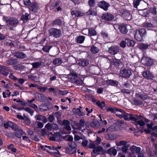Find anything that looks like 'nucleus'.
I'll use <instances>...</instances> for the list:
<instances>
[{
    "mask_svg": "<svg viewBox=\"0 0 157 157\" xmlns=\"http://www.w3.org/2000/svg\"><path fill=\"white\" fill-rule=\"evenodd\" d=\"M136 96L137 98L144 100L147 99V95H143V94H142L141 93L138 92V93H136Z\"/></svg>",
    "mask_w": 157,
    "mask_h": 157,
    "instance_id": "nucleus-30",
    "label": "nucleus"
},
{
    "mask_svg": "<svg viewBox=\"0 0 157 157\" xmlns=\"http://www.w3.org/2000/svg\"><path fill=\"white\" fill-rule=\"evenodd\" d=\"M106 83L108 85L113 86H118V82L113 80H108L106 81Z\"/></svg>",
    "mask_w": 157,
    "mask_h": 157,
    "instance_id": "nucleus-22",
    "label": "nucleus"
},
{
    "mask_svg": "<svg viewBox=\"0 0 157 157\" xmlns=\"http://www.w3.org/2000/svg\"><path fill=\"white\" fill-rule=\"evenodd\" d=\"M15 56L18 58H24L26 57V55L22 52H17L16 53Z\"/></svg>",
    "mask_w": 157,
    "mask_h": 157,
    "instance_id": "nucleus-31",
    "label": "nucleus"
},
{
    "mask_svg": "<svg viewBox=\"0 0 157 157\" xmlns=\"http://www.w3.org/2000/svg\"><path fill=\"white\" fill-rule=\"evenodd\" d=\"M25 5L29 6L31 3L30 0H23Z\"/></svg>",
    "mask_w": 157,
    "mask_h": 157,
    "instance_id": "nucleus-64",
    "label": "nucleus"
},
{
    "mask_svg": "<svg viewBox=\"0 0 157 157\" xmlns=\"http://www.w3.org/2000/svg\"><path fill=\"white\" fill-rule=\"evenodd\" d=\"M148 10L150 14L151 13L153 15H156L157 14L156 8L155 6L150 8Z\"/></svg>",
    "mask_w": 157,
    "mask_h": 157,
    "instance_id": "nucleus-32",
    "label": "nucleus"
},
{
    "mask_svg": "<svg viewBox=\"0 0 157 157\" xmlns=\"http://www.w3.org/2000/svg\"><path fill=\"white\" fill-rule=\"evenodd\" d=\"M35 118L36 120L39 121H41L44 123H45L47 122V119L45 116L40 115H38L35 117Z\"/></svg>",
    "mask_w": 157,
    "mask_h": 157,
    "instance_id": "nucleus-21",
    "label": "nucleus"
},
{
    "mask_svg": "<svg viewBox=\"0 0 157 157\" xmlns=\"http://www.w3.org/2000/svg\"><path fill=\"white\" fill-rule=\"evenodd\" d=\"M13 144H10L8 146V149L11 150L13 153H16L17 151V149L15 147H13Z\"/></svg>",
    "mask_w": 157,
    "mask_h": 157,
    "instance_id": "nucleus-35",
    "label": "nucleus"
},
{
    "mask_svg": "<svg viewBox=\"0 0 157 157\" xmlns=\"http://www.w3.org/2000/svg\"><path fill=\"white\" fill-rule=\"evenodd\" d=\"M119 51V47L117 46H112L108 49L109 53L111 55H115L117 54Z\"/></svg>",
    "mask_w": 157,
    "mask_h": 157,
    "instance_id": "nucleus-4",
    "label": "nucleus"
},
{
    "mask_svg": "<svg viewBox=\"0 0 157 157\" xmlns=\"http://www.w3.org/2000/svg\"><path fill=\"white\" fill-rule=\"evenodd\" d=\"M63 62L60 58H56L53 60V64L56 66L60 65Z\"/></svg>",
    "mask_w": 157,
    "mask_h": 157,
    "instance_id": "nucleus-28",
    "label": "nucleus"
},
{
    "mask_svg": "<svg viewBox=\"0 0 157 157\" xmlns=\"http://www.w3.org/2000/svg\"><path fill=\"white\" fill-rule=\"evenodd\" d=\"M89 32V35L90 36H94L96 35V32L95 31L92 29H89L88 30Z\"/></svg>",
    "mask_w": 157,
    "mask_h": 157,
    "instance_id": "nucleus-44",
    "label": "nucleus"
},
{
    "mask_svg": "<svg viewBox=\"0 0 157 157\" xmlns=\"http://www.w3.org/2000/svg\"><path fill=\"white\" fill-rule=\"evenodd\" d=\"M68 92L67 90H59V94L65 95Z\"/></svg>",
    "mask_w": 157,
    "mask_h": 157,
    "instance_id": "nucleus-63",
    "label": "nucleus"
},
{
    "mask_svg": "<svg viewBox=\"0 0 157 157\" xmlns=\"http://www.w3.org/2000/svg\"><path fill=\"white\" fill-rule=\"evenodd\" d=\"M61 3L60 1H57L55 3H53L50 6V9L53 10L56 7L58 6Z\"/></svg>",
    "mask_w": 157,
    "mask_h": 157,
    "instance_id": "nucleus-41",
    "label": "nucleus"
},
{
    "mask_svg": "<svg viewBox=\"0 0 157 157\" xmlns=\"http://www.w3.org/2000/svg\"><path fill=\"white\" fill-rule=\"evenodd\" d=\"M63 21L59 19L55 20L53 21L52 25L54 26H61L63 24Z\"/></svg>",
    "mask_w": 157,
    "mask_h": 157,
    "instance_id": "nucleus-20",
    "label": "nucleus"
},
{
    "mask_svg": "<svg viewBox=\"0 0 157 157\" xmlns=\"http://www.w3.org/2000/svg\"><path fill=\"white\" fill-rule=\"evenodd\" d=\"M90 51L92 53L96 54L98 53L99 49L97 47L93 46L91 47Z\"/></svg>",
    "mask_w": 157,
    "mask_h": 157,
    "instance_id": "nucleus-33",
    "label": "nucleus"
},
{
    "mask_svg": "<svg viewBox=\"0 0 157 157\" xmlns=\"http://www.w3.org/2000/svg\"><path fill=\"white\" fill-rule=\"evenodd\" d=\"M13 122L10 121H8L6 123L4 124L3 126L6 129H7L9 127L13 126Z\"/></svg>",
    "mask_w": 157,
    "mask_h": 157,
    "instance_id": "nucleus-39",
    "label": "nucleus"
},
{
    "mask_svg": "<svg viewBox=\"0 0 157 157\" xmlns=\"http://www.w3.org/2000/svg\"><path fill=\"white\" fill-rule=\"evenodd\" d=\"M144 26L146 28H152L153 27V25L150 23H146L144 25Z\"/></svg>",
    "mask_w": 157,
    "mask_h": 157,
    "instance_id": "nucleus-59",
    "label": "nucleus"
},
{
    "mask_svg": "<svg viewBox=\"0 0 157 157\" xmlns=\"http://www.w3.org/2000/svg\"><path fill=\"white\" fill-rule=\"evenodd\" d=\"M131 114L127 113L125 112V113H124L123 118L125 120L129 121V117Z\"/></svg>",
    "mask_w": 157,
    "mask_h": 157,
    "instance_id": "nucleus-48",
    "label": "nucleus"
},
{
    "mask_svg": "<svg viewBox=\"0 0 157 157\" xmlns=\"http://www.w3.org/2000/svg\"><path fill=\"white\" fill-rule=\"evenodd\" d=\"M130 120L136 123L137 121L136 115L131 114L129 117V121Z\"/></svg>",
    "mask_w": 157,
    "mask_h": 157,
    "instance_id": "nucleus-36",
    "label": "nucleus"
},
{
    "mask_svg": "<svg viewBox=\"0 0 157 157\" xmlns=\"http://www.w3.org/2000/svg\"><path fill=\"white\" fill-rule=\"evenodd\" d=\"M104 109H105V110H106V111L107 112H110L112 113H115V108L112 107H110L107 108L106 106V107H105Z\"/></svg>",
    "mask_w": 157,
    "mask_h": 157,
    "instance_id": "nucleus-49",
    "label": "nucleus"
},
{
    "mask_svg": "<svg viewBox=\"0 0 157 157\" xmlns=\"http://www.w3.org/2000/svg\"><path fill=\"white\" fill-rule=\"evenodd\" d=\"M75 113L79 116H83L85 115V113L81 111L80 112H78L77 110H76Z\"/></svg>",
    "mask_w": 157,
    "mask_h": 157,
    "instance_id": "nucleus-52",
    "label": "nucleus"
},
{
    "mask_svg": "<svg viewBox=\"0 0 157 157\" xmlns=\"http://www.w3.org/2000/svg\"><path fill=\"white\" fill-rule=\"evenodd\" d=\"M59 127L58 125L55 123H53L52 124V129L54 130H57L58 129Z\"/></svg>",
    "mask_w": 157,
    "mask_h": 157,
    "instance_id": "nucleus-60",
    "label": "nucleus"
},
{
    "mask_svg": "<svg viewBox=\"0 0 157 157\" xmlns=\"http://www.w3.org/2000/svg\"><path fill=\"white\" fill-rule=\"evenodd\" d=\"M119 28L120 32L123 34H126L128 32V31L131 28L130 26L127 25H121L119 26Z\"/></svg>",
    "mask_w": 157,
    "mask_h": 157,
    "instance_id": "nucleus-5",
    "label": "nucleus"
},
{
    "mask_svg": "<svg viewBox=\"0 0 157 157\" xmlns=\"http://www.w3.org/2000/svg\"><path fill=\"white\" fill-rule=\"evenodd\" d=\"M14 134L16 137L19 138H20L22 135H26L25 132H24L21 129H16L14 131Z\"/></svg>",
    "mask_w": 157,
    "mask_h": 157,
    "instance_id": "nucleus-14",
    "label": "nucleus"
},
{
    "mask_svg": "<svg viewBox=\"0 0 157 157\" xmlns=\"http://www.w3.org/2000/svg\"><path fill=\"white\" fill-rule=\"evenodd\" d=\"M127 45L128 46H133L135 44V42L133 40H127Z\"/></svg>",
    "mask_w": 157,
    "mask_h": 157,
    "instance_id": "nucleus-46",
    "label": "nucleus"
},
{
    "mask_svg": "<svg viewBox=\"0 0 157 157\" xmlns=\"http://www.w3.org/2000/svg\"><path fill=\"white\" fill-rule=\"evenodd\" d=\"M18 62L16 59H10L6 61V63L9 65L16 64Z\"/></svg>",
    "mask_w": 157,
    "mask_h": 157,
    "instance_id": "nucleus-29",
    "label": "nucleus"
},
{
    "mask_svg": "<svg viewBox=\"0 0 157 157\" xmlns=\"http://www.w3.org/2000/svg\"><path fill=\"white\" fill-rule=\"evenodd\" d=\"M71 14L73 17H75L82 16L83 13L80 11L75 10L71 11Z\"/></svg>",
    "mask_w": 157,
    "mask_h": 157,
    "instance_id": "nucleus-17",
    "label": "nucleus"
},
{
    "mask_svg": "<svg viewBox=\"0 0 157 157\" xmlns=\"http://www.w3.org/2000/svg\"><path fill=\"white\" fill-rule=\"evenodd\" d=\"M142 75L144 78L148 80L152 79L154 78V75L148 70L144 71L142 74Z\"/></svg>",
    "mask_w": 157,
    "mask_h": 157,
    "instance_id": "nucleus-11",
    "label": "nucleus"
},
{
    "mask_svg": "<svg viewBox=\"0 0 157 157\" xmlns=\"http://www.w3.org/2000/svg\"><path fill=\"white\" fill-rule=\"evenodd\" d=\"M70 122L68 120L64 119L62 121V125H64L65 126L70 124Z\"/></svg>",
    "mask_w": 157,
    "mask_h": 157,
    "instance_id": "nucleus-56",
    "label": "nucleus"
},
{
    "mask_svg": "<svg viewBox=\"0 0 157 157\" xmlns=\"http://www.w3.org/2000/svg\"><path fill=\"white\" fill-rule=\"evenodd\" d=\"M7 25L10 26H16L18 23V21L17 18H10L6 20Z\"/></svg>",
    "mask_w": 157,
    "mask_h": 157,
    "instance_id": "nucleus-6",
    "label": "nucleus"
},
{
    "mask_svg": "<svg viewBox=\"0 0 157 157\" xmlns=\"http://www.w3.org/2000/svg\"><path fill=\"white\" fill-rule=\"evenodd\" d=\"M136 123V124H138L141 126H144L145 124L143 120L137 121Z\"/></svg>",
    "mask_w": 157,
    "mask_h": 157,
    "instance_id": "nucleus-55",
    "label": "nucleus"
},
{
    "mask_svg": "<svg viewBox=\"0 0 157 157\" xmlns=\"http://www.w3.org/2000/svg\"><path fill=\"white\" fill-rule=\"evenodd\" d=\"M52 46L45 45L42 48V50L46 52H48L50 49L52 47Z\"/></svg>",
    "mask_w": 157,
    "mask_h": 157,
    "instance_id": "nucleus-43",
    "label": "nucleus"
},
{
    "mask_svg": "<svg viewBox=\"0 0 157 157\" xmlns=\"http://www.w3.org/2000/svg\"><path fill=\"white\" fill-rule=\"evenodd\" d=\"M103 148L102 147L98 146L97 147H95L92 150V152L93 153L96 154L97 153V155H99L100 154L98 152H100L101 151H103Z\"/></svg>",
    "mask_w": 157,
    "mask_h": 157,
    "instance_id": "nucleus-18",
    "label": "nucleus"
},
{
    "mask_svg": "<svg viewBox=\"0 0 157 157\" xmlns=\"http://www.w3.org/2000/svg\"><path fill=\"white\" fill-rule=\"evenodd\" d=\"M39 8L38 5L36 2H32L29 6V9L30 11L36 12Z\"/></svg>",
    "mask_w": 157,
    "mask_h": 157,
    "instance_id": "nucleus-10",
    "label": "nucleus"
},
{
    "mask_svg": "<svg viewBox=\"0 0 157 157\" xmlns=\"http://www.w3.org/2000/svg\"><path fill=\"white\" fill-rule=\"evenodd\" d=\"M146 34V31L144 29H141L136 30V33L134 35V38L135 39H140V37H142L144 36Z\"/></svg>",
    "mask_w": 157,
    "mask_h": 157,
    "instance_id": "nucleus-2",
    "label": "nucleus"
},
{
    "mask_svg": "<svg viewBox=\"0 0 157 157\" xmlns=\"http://www.w3.org/2000/svg\"><path fill=\"white\" fill-rule=\"evenodd\" d=\"M146 9V3L142 1L140 3V4L138 6L137 9L139 11H144Z\"/></svg>",
    "mask_w": 157,
    "mask_h": 157,
    "instance_id": "nucleus-19",
    "label": "nucleus"
},
{
    "mask_svg": "<svg viewBox=\"0 0 157 157\" xmlns=\"http://www.w3.org/2000/svg\"><path fill=\"white\" fill-rule=\"evenodd\" d=\"M45 128L48 130H52V124L48 123L45 126Z\"/></svg>",
    "mask_w": 157,
    "mask_h": 157,
    "instance_id": "nucleus-62",
    "label": "nucleus"
},
{
    "mask_svg": "<svg viewBox=\"0 0 157 157\" xmlns=\"http://www.w3.org/2000/svg\"><path fill=\"white\" fill-rule=\"evenodd\" d=\"M96 104L98 107L103 110H105L104 109L105 107H106L105 106V103L104 101H98L96 102Z\"/></svg>",
    "mask_w": 157,
    "mask_h": 157,
    "instance_id": "nucleus-24",
    "label": "nucleus"
},
{
    "mask_svg": "<svg viewBox=\"0 0 157 157\" xmlns=\"http://www.w3.org/2000/svg\"><path fill=\"white\" fill-rule=\"evenodd\" d=\"M132 149L135 151V153L136 154L140 153L141 148L140 147L133 145L132 147Z\"/></svg>",
    "mask_w": 157,
    "mask_h": 157,
    "instance_id": "nucleus-34",
    "label": "nucleus"
},
{
    "mask_svg": "<svg viewBox=\"0 0 157 157\" xmlns=\"http://www.w3.org/2000/svg\"><path fill=\"white\" fill-rule=\"evenodd\" d=\"M88 4L90 6L94 7L95 4V0H89Z\"/></svg>",
    "mask_w": 157,
    "mask_h": 157,
    "instance_id": "nucleus-51",
    "label": "nucleus"
},
{
    "mask_svg": "<svg viewBox=\"0 0 157 157\" xmlns=\"http://www.w3.org/2000/svg\"><path fill=\"white\" fill-rule=\"evenodd\" d=\"M78 64L80 66L85 67L89 64V61L87 59H80L78 60Z\"/></svg>",
    "mask_w": 157,
    "mask_h": 157,
    "instance_id": "nucleus-13",
    "label": "nucleus"
},
{
    "mask_svg": "<svg viewBox=\"0 0 157 157\" xmlns=\"http://www.w3.org/2000/svg\"><path fill=\"white\" fill-rule=\"evenodd\" d=\"M121 125L117 123H115L111 126L108 128V129L110 131H115L117 130L119 128V127Z\"/></svg>",
    "mask_w": 157,
    "mask_h": 157,
    "instance_id": "nucleus-15",
    "label": "nucleus"
},
{
    "mask_svg": "<svg viewBox=\"0 0 157 157\" xmlns=\"http://www.w3.org/2000/svg\"><path fill=\"white\" fill-rule=\"evenodd\" d=\"M106 153L110 155H113L114 156H115L117 154V151L116 149L111 147L106 151Z\"/></svg>",
    "mask_w": 157,
    "mask_h": 157,
    "instance_id": "nucleus-27",
    "label": "nucleus"
},
{
    "mask_svg": "<svg viewBox=\"0 0 157 157\" xmlns=\"http://www.w3.org/2000/svg\"><path fill=\"white\" fill-rule=\"evenodd\" d=\"M131 71L127 69H123L120 70V76L125 78H128L131 75Z\"/></svg>",
    "mask_w": 157,
    "mask_h": 157,
    "instance_id": "nucleus-3",
    "label": "nucleus"
},
{
    "mask_svg": "<svg viewBox=\"0 0 157 157\" xmlns=\"http://www.w3.org/2000/svg\"><path fill=\"white\" fill-rule=\"evenodd\" d=\"M133 101L135 104L136 105H142L143 103L141 101L138 99H135Z\"/></svg>",
    "mask_w": 157,
    "mask_h": 157,
    "instance_id": "nucleus-54",
    "label": "nucleus"
},
{
    "mask_svg": "<svg viewBox=\"0 0 157 157\" xmlns=\"http://www.w3.org/2000/svg\"><path fill=\"white\" fill-rule=\"evenodd\" d=\"M155 45V44L154 43L149 44L140 43L138 44V47L141 50H146L149 47L151 48H152L154 47Z\"/></svg>",
    "mask_w": 157,
    "mask_h": 157,
    "instance_id": "nucleus-8",
    "label": "nucleus"
},
{
    "mask_svg": "<svg viewBox=\"0 0 157 157\" xmlns=\"http://www.w3.org/2000/svg\"><path fill=\"white\" fill-rule=\"evenodd\" d=\"M71 80L73 82L78 85H82L83 83L82 80L78 78L74 77L71 78Z\"/></svg>",
    "mask_w": 157,
    "mask_h": 157,
    "instance_id": "nucleus-23",
    "label": "nucleus"
},
{
    "mask_svg": "<svg viewBox=\"0 0 157 157\" xmlns=\"http://www.w3.org/2000/svg\"><path fill=\"white\" fill-rule=\"evenodd\" d=\"M141 2L140 0H134L133 2L134 7L137 9Z\"/></svg>",
    "mask_w": 157,
    "mask_h": 157,
    "instance_id": "nucleus-38",
    "label": "nucleus"
},
{
    "mask_svg": "<svg viewBox=\"0 0 157 157\" xmlns=\"http://www.w3.org/2000/svg\"><path fill=\"white\" fill-rule=\"evenodd\" d=\"M145 64L147 66H151L153 64V60L151 58L146 57L144 58Z\"/></svg>",
    "mask_w": 157,
    "mask_h": 157,
    "instance_id": "nucleus-25",
    "label": "nucleus"
},
{
    "mask_svg": "<svg viewBox=\"0 0 157 157\" xmlns=\"http://www.w3.org/2000/svg\"><path fill=\"white\" fill-rule=\"evenodd\" d=\"M0 74L3 75L5 76H7L9 74V73L4 70L0 69Z\"/></svg>",
    "mask_w": 157,
    "mask_h": 157,
    "instance_id": "nucleus-53",
    "label": "nucleus"
},
{
    "mask_svg": "<svg viewBox=\"0 0 157 157\" xmlns=\"http://www.w3.org/2000/svg\"><path fill=\"white\" fill-rule=\"evenodd\" d=\"M35 98L38 101L44 102L47 99V98L43 94L37 93L35 94Z\"/></svg>",
    "mask_w": 157,
    "mask_h": 157,
    "instance_id": "nucleus-9",
    "label": "nucleus"
},
{
    "mask_svg": "<svg viewBox=\"0 0 157 157\" xmlns=\"http://www.w3.org/2000/svg\"><path fill=\"white\" fill-rule=\"evenodd\" d=\"M33 67L34 68H36L40 66L41 65V62H35L32 63Z\"/></svg>",
    "mask_w": 157,
    "mask_h": 157,
    "instance_id": "nucleus-37",
    "label": "nucleus"
},
{
    "mask_svg": "<svg viewBox=\"0 0 157 157\" xmlns=\"http://www.w3.org/2000/svg\"><path fill=\"white\" fill-rule=\"evenodd\" d=\"M113 58L111 62V64L114 65L116 68L118 67L119 65L121 63V61L119 59H116L115 57Z\"/></svg>",
    "mask_w": 157,
    "mask_h": 157,
    "instance_id": "nucleus-16",
    "label": "nucleus"
},
{
    "mask_svg": "<svg viewBox=\"0 0 157 157\" xmlns=\"http://www.w3.org/2000/svg\"><path fill=\"white\" fill-rule=\"evenodd\" d=\"M38 89L40 91L42 92H45L48 89L47 87H42L41 86H39Z\"/></svg>",
    "mask_w": 157,
    "mask_h": 157,
    "instance_id": "nucleus-58",
    "label": "nucleus"
},
{
    "mask_svg": "<svg viewBox=\"0 0 157 157\" xmlns=\"http://www.w3.org/2000/svg\"><path fill=\"white\" fill-rule=\"evenodd\" d=\"M90 124L91 127L94 128H97L100 125L98 121L95 120H94L93 121L90 123Z\"/></svg>",
    "mask_w": 157,
    "mask_h": 157,
    "instance_id": "nucleus-26",
    "label": "nucleus"
},
{
    "mask_svg": "<svg viewBox=\"0 0 157 157\" xmlns=\"http://www.w3.org/2000/svg\"><path fill=\"white\" fill-rule=\"evenodd\" d=\"M114 18V16L109 13H106L102 15V19L106 21H111Z\"/></svg>",
    "mask_w": 157,
    "mask_h": 157,
    "instance_id": "nucleus-12",
    "label": "nucleus"
},
{
    "mask_svg": "<svg viewBox=\"0 0 157 157\" xmlns=\"http://www.w3.org/2000/svg\"><path fill=\"white\" fill-rule=\"evenodd\" d=\"M26 112L30 113L31 115H32L34 113V111L32 110L29 107H26L25 108H23Z\"/></svg>",
    "mask_w": 157,
    "mask_h": 157,
    "instance_id": "nucleus-47",
    "label": "nucleus"
},
{
    "mask_svg": "<svg viewBox=\"0 0 157 157\" xmlns=\"http://www.w3.org/2000/svg\"><path fill=\"white\" fill-rule=\"evenodd\" d=\"M38 77L36 75H29L28 76V78L31 81L37 80Z\"/></svg>",
    "mask_w": 157,
    "mask_h": 157,
    "instance_id": "nucleus-45",
    "label": "nucleus"
},
{
    "mask_svg": "<svg viewBox=\"0 0 157 157\" xmlns=\"http://www.w3.org/2000/svg\"><path fill=\"white\" fill-rule=\"evenodd\" d=\"M88 15H96V11L94 9L90 8L87 12Z\"/></svg>",
    "mask_w": 157,
    "mask_h": 157,
    "instance_id": "nucleus-42",
    "label": "nucleus"
},
{
    "mask_svg": "<svg viewBox=\"0 0 157 157\" xmlns=\"http://www.w3.org/2000/svg\"><path fill=\"white\" fill-rule=\"evenodd\" d=\"M105 137L107 140H114L113 136L112 135H110L109 134H106L105 136Z\"/></svg>",
    "mask_w": 157,
    "mask_h": 157,
    "instance_id": "nucleus-50",
    "label": "nucleus"
},
{
    "mask_svg": "<svg viewBox=\"0 0 157 157\" xmlns=\"http://www.w3.org/2000/svg\"><path fill=\"white\" fill-rule=\"evenodd\" d=\"M48 120L50 122H52L55 119V117L53 115L50 114L48 118Z\"/></svg>",
    "mask_w": 157,
    "mask_h": 157,
    "instance_id": "nucleus-57",
    "label": "nucleus"
},
{
    "mask_svg": "<svg viewBox=\"0 0 157 157\" xmlns=\"http://www.w3.org/2000/svg\"><path fill=\"white\" fill-rule=\"evenodd\" d=\"M143 11V15L144 16L147 17L150 15L149 12H149L148 10H146V11H145V10Z\"/></svg>",
    "mask_w": 157,
    "mask_h": 157,
    "instance_id": "nucleus-61",
    "label": "nucleus"
},
{
    "mask_svg": "<svg viewBox=\"0 0 157 157\" xmlns=\"http://www.w3.org/2000/svg\"><path fill=\"white\" fill-rule=\"evenodd\" d=\"M98 6L99 7L106 11L108 10V7L110 6V5L106 1H102L98 2Z\"/></svg>",
    "mask_w": 157,
    "mask_h": 157,
    "instance_id": "nucleus-7",
    "label": "nucleus"
},
{
    "mask_svg": "<svg viewBox=\"0 0 157 157\" xmlns=\"http://www.w3.org/2000/svg\"><path fill=\"white\" fill-rule=\"evenodd\" d=\"M29 14L28 13H25L24 14H23L21 17V20L24 21L28 19Z\"/></svg>",
    "mask_w": 157,
    "mask_h": 157,
    "instance_id": "nucleus-40",
    "label": "nucleus"
},
{
    "mask_svg": "<svg viewBox=\"0 0 157 157\" xmlns=\"http://www.w3.org/2000/svg\"><path fill=\"white\" fill-rule=\"evenodd\" d=\"M49 32L50 36H53L55 38H58L61 35L60 30L55 28H51L49 29Z\"/></svg>",
    "mask_w": 157,
    "mask_h": 157,
    "instance_id": "nucleus-1",
    "label": "nucleus"
}]
</instances>
